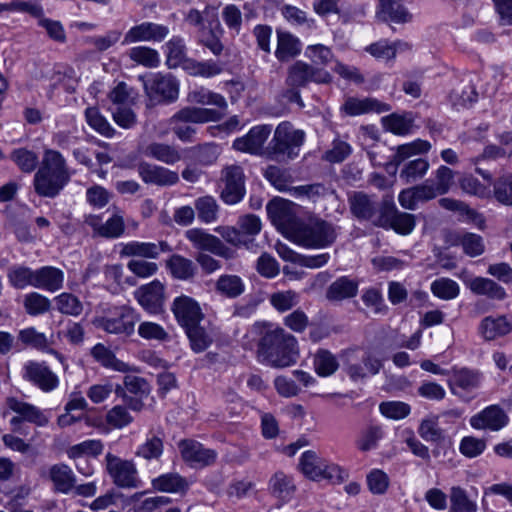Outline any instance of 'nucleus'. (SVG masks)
<instances>
[{
	"instance_id": "nucleus-1",
	"label": "nucleus",
	"mask_w": 512,
	"mask_h": 512,
	"mask_svg": "<svg viewBox=\"0 0 512 512\" xmlns=\"http://www.w3.org/2000/svg\"><path fill=\"white\" fill-rule=\"evenodd\" d=\"M251 333L258 336L256 354L261 363L281 369L297 362L298 341L284 328L257 322L252 326Z\"/></svg>"
},
{
	"instance_id": "nucleus-2",
	"label": "nucleus",
	"mask_w": 512,
	"mask_h": 512,
	"mask_svg": "<svg viewBox=\"0 0 512 512\" xmlns=\"http://www.w3.org/2000/svg\"><path fill=\"white\" fill-rule=\"evenodd\" d=\"M71 174L63 155L53 149H45L41 166L34 175L35 192L42 197L54 198L70 181Z\"/></svg>"
},
{
	"instance_id": "nucleus-3",
	"label": "nucleus",
	"mask_w": 512,
	"mask_h": 512,
	"mask_svg": "<svg viewBox=\"0 0 512 512\" xmlns=\"http://www.w3.org/2000/svg\"><path fill=\"white\" fill-rule=\"evenodd\" d=\"M331 80L332 77L328 71L303 61H296L287 70L285 82L288 88L283 93V97L288 102L297 103L303 107L304 104L299 92L300 88L306 87L310 82L327 84Z\"/></svg>"
},
{
	"instance_id": "nucleus-4",
	"label": "nucleus",
	"mask_w": 512,
	"mask_h": 512,
	"mask_svg": "<svg viewBox=\"0 0 512 512\" xmlns=\"http://www.w3.org/2000/svg\"><path fill=\"white\" fill-rule=\"evenodd\" d=\"M304 138L302 130H295L288 123H282L276 128L265 154L270 160L275 161L294 159L299 155Z\"/></svg>"
},
{
	"instance_id": "nucleus-5",
	"label": "nucleus",
	"mask_w": 512,
	"mask_h": 512,
	"mask_svg": "<svg viewBox=\"0 0 512 512\" xmlns=\"http://www.w3.org/2000/svg\"><path fill=\"white\" fill-rule=\"evenodd\" d=\"M337 238L333 224L319 220L311 224L302 223L293 241L307 248H325L332 245Z\"/></svg>"
},
{
	"instance_id": "nucleus-6",
	"label": "nucleus",
	"mask_w": 512,
	"mask_h": 512,
	"mask_svg": "<svg viewBox=\"0 0 512 512\" xmlns=\"http://www.w3.org/2000/svg\"><path fill=\"white\" fill-rule=\"evenodd\" d=\"M267 213L277 229L293 240L302 224L296 215L294 204L285 199L275 198L268 203Z\"/></svg>"
},
{
	"instance_id": "nucleus-7",
	"label": "nucleus",
	"mask_w": 512,
	"mask_h": 512,
	"mask_svg": "<svg viewBox=\"0 0 512 512\" xmlns=\"http://www.w3.org/2000/svg\"><path fill=\"white\" fill-rule=\"evenodd\" d=\"M378 227L392 228L399 234L408 235L415 227V216L400 212L391 200H384L380 206V213L373 220Z\"/></svg>"
},
{
	"instance_id": "nucleus-8",
	"label": "nucleus",
	"mask_w": 512,
	"mask_h": 512,
	"mask_svg": "<svg viewBox=\"0 0 512 512\" xmlns=\"http://www.w3.org/2000/svg\"><path fill=\"white\" fill-rule=\"evenodd\" d=\"M106 471L113 483L120 488H138L141 481L135 464L131 460L121 459L112 453L105 456Z\"/></svg>"
},
{
	"instance_id": "nucleus-9",
	"label": "nucleus",
	"mask_w": 512,
	"mask_h": 512,
	"mask_svg": "<svg viewBox=\"0 0 512 512\" xmlns=\"http://www.w3.org/2000/svg\"><path fill=\"white\" fill-rule=\"evenodd\" d=\"M223 187L220 192L221 200L228 205L239 203L245 196V175L239 165H229L221 172Z\"/></svg>"
},
{
	"instance_id": "nucleus-10",
	"label": "nucleus",
	"mask_w": 512,
	"mask_h": 512,
	"mask_svg": "<svg viewBox=\"0 0 512 512\" xmlns=\"http://www.w3.org/2000/svg\"><path fill=\"white\" fill-rule=\"evenodd\" d=\"M22 377L43 392H51L59 385L58 376L45 362L27 361L22 369Z\"/></svg>"
},
{
	"instance_id": "nucleus-11",
	"label": "nucleus",
	"mask_w": 512,
	"mask_h": 512,
	"mask_svg": "<svg viewBox=\"0 0 512 512\" xmlns=\"http://www.w3.org/2000/svg\"><path fill=\"white\" fill-rule=\"evenodd\" d=\"M449 375L448 385L452 394L465 401L474 398V395L471 394L479 388L481 383L479 372L461 368L453 369Z\"/></svg>"
},
{
	"instance_id": "nucleus-12",
	"label": "nucleus",
	"mask_w": 512,
	"mask_h": 512,
	"mask_svg": "<svg viewBox=\"0 0 512 512\" xmlns=\"http://www.w3.org/2000/svg\"><path fill=\"white\" fill-rule=\"evenodd\" d=\"M185 237L195 249L208 251L227 260L235 257V251L226 246L222 240L200 228H192L185 232Z\"/></svg>"
},
{
	"instance_id": "nucleus-13",
	"label": "nucleus",
	"mask_w": 512,
	"mask_h": 512,
	"mask_svg": "<svg viewBox=\"0 0 512 512\" xmlns=\"http://www.w3.org/2000/svg\"><path fill=\"white\" fill-rule=\"evenodd\" d=\"M139 319L134 309L122 306L117 309L113 317L99 319L98 326L108 333L130 335Z\"/></svg>"
},
{
	"instance_id": "nucleus-14",
	"label": "nucleus",
	"mask_w": 512,
	"mask_h": 512,
	"mask_svg": "<svg viewBox=\"0 0 512 512\" xmlns=\"http://www.w3.org/2000/svg\"><path fill=\"white\" fill-rule=\"evenodd\" d=\"M179 450L183 460L191 467L203 468L215 463L217 453L213 449L205 448L201 443L185 439L179 442Z\"/></svg>"
},
{
	"instance_id": "nucleus-15",
	"label": "nucleus",
	"mask_w": 512,
	"mask_h": 512,
	"mask_svg": "<svg viewBox=\"0 0 512 512\" xmlns=\"http://www.w3.org/2000/svg\"><path fill=\"white\" fill-rule=\"evenodd\" d=\"M171 310L182 328L201 323L204 318L199 303L186 295L176 297L172 303Z\"/></svg>"
},
{
	"instance_id": "nucleus-16",
	"label": "nucleus",
	"mask_w": 512,
	"mask_h": 512,
	"mask_svg": "<svg viewBox=\"0 0 512 512\" xmlns=\"http://www.w3.org/2000/svg\"><path fill=\"white\" fill-rule=\"evenodd\" d=\"M169 34L167 26L153 23L142 22L138 25L131 27L124 35L122 41L123 45H128L136 42H161Z\"/></svg>"
},
{
	"instance_id": "nucleus-17",
	"label": "nucleus",
	"mask_w": 512,
	"mask_h": 512,
	"mask_svg": "<svg viewBox=\"0 0 512 512\" xmlns=\"http://www.w3.org/2000/svg\"><path fill=\"white\" fill-rule=\"evenodd\" d=\"M437 196L432 188V179H427L422 184L402 190L398 201L404 209L416 210L419 203L428 202Z\"/></svg>"
},
{
	"instance_id": "nucleus-18",
	"label": "nucleus",
	"mask_w": 512,
	"mask_h": 512,
	"mask_svg": "<svg viewBox=\"0 0 512 512\" xmlns=\"http://www.w3.org/2000/svg\"><path fill=\"white\" fill-rule=\"evenodd\" d=\"M134 294L138 303L149 313L156 314L162 311L164 285L160 281L154 280L147 285H143Z\"/></svg>"
},
{
	"instance_id": "nucleus-19",
	"label": "nucleus",
	"mask_w": 512,
	"mask_h": 512,
	"mask_svg": "<svg viewBox=\"0 0 512 512\" xmlns=\"http://www.w3.org/2000/svg\"><path fill=\"white\" fill-rule=\"evenodd\" d=\"M137 171L141 179L147 184L170 186L179 181L177 172L145 161L138 164Z\"/></svg>"
},
{
	"instance_id": "nucleus-20",
	"label": "nucleus",
	"mask_w": 512,
	"mask_h": 512,
	"mask_svg": "<svg viewBox=\"0 0 512 512\" xmlns=\"http://www.w3.org/2000/svg\"><path fill=\"white\" fill-rule=\"evenodd\" d=\"M270 125H259L250 129L244 137L237 138L233 142V147L241 152L250 154H261L263 145L271 134Z\"/></svg>"
},
{
	"instance_id": "nucleus-21",
	"label": "nucleus",
	"mask_w": 512,
	"mask_h": 512,
	"mask_svg": "<svg viewBox=\"0 0 512 512\" xmlns=\"http://www.w3.org/2000/svg\"><path fill=\"white\" fill-rule=\"evenodd\" d=\"M171 251L172 247L166 241H158L157 243L132 241L123 245L120 255L157 259L161 253Z\"/></svg>"
},
{
	"instance_id": "nucleus-22",
	"label": "nucleus",
	"mask_w": 512,
	"mask_h": 512,
	"mask_svg": "<svg viewBox=\"0 0 512 512\" xmlns=\"http://www.w3.org/2000/svg\"><path fill=\"white\" fill-rule=\"evenodd\" d=\"M144 86L148 94L151 96L156 95L164 101L172 102L178 97V83L170 74H156L151 80L147 81Z\"/></svg>"
},
{
	"instance_id": "nucleus-23",
	"label": "nucleus",
	"mask_w": 512,
	"mask_h": 512,
	"mask_svg": "<svg viewBox=\"0 0 512 512\" xmlns=\"http://www.w3.org/2000/svg\"><path fill=\"white\" fill-rule=\"evenodd\" d=\"M507 415L498 405H491L474 415L470 424L475 429L498 431L507 424Z\"/></svg>"
},
{
	"instance_id": "nucleus-24",
	"label": "nucleus",
	"mask_w": 512,
	"mask_h": 512,
	"mask_svg": "<svg viewBox=\"0 0 512 512\" xmlns=\"http://www.w3.org/2000/svg\"><path fill=\"white\" fill-rule=\"evenodd\" d=\"M268 489L273 497H275L279 506L288 503L296 492V485L292 476L283 471L275 472L268 482Z\"/></svg>"
},
{
	"instance_id": "nucleus-25",
	"label": "nucleus",
	"mask_w": 512,
	"mask_h": 512,
	"mask_svg": "<svg viewBox=\"0 0 512 512\" xmlns=\"http://www.w3.org/2000/svg\"><path fill=\"white\" fill-rule=\"evenodd\" d=\"M478 330L479 334L487 341L506 336L512 332V317L487 316L481 320Z\"/></svg>"
},
{
	"instance_id": "nucleus-26",
	"label": "nucleus",
	"mask_w": 512,
	"mask_h": 512,
	"mask_svg": "<svg viewBox=\"0 0 512 512\" xmlns=\"http://www.w3.org/2000/svg\"><path fill=\"white\" fill-rule=\"evenodd\" d=\"M224 112L216 109L185 107L171 118V122L207 123L216 122L224 117Z\"/></svg>"
},
{
	"instance_id": "nucleus-27",
	"label": "nucleus",
	"mask_w": 512,
	"mask_h": 512,
	"mask_svg": "<svg viewBox=\"0 0 512 512\" xmlns=\"http://www.w3.org/2000/svg\"><path fill=\"white\" fill-rule=\"evenodd\" d=\"M352 214L358 219L370 220L373 223L380 213V207L370 196L363 192H355L349 197Z\"/></svg>"
},
{
	"instance_id": "nucleus-28",
	"label": "nucleus",
	"mask_w": 512,
	"mask_h": 512,
	"mask_svg": "<svg viewBox=\"0 0 512 512\" xmlns=\"http://www.w3.org/2000/svg\"><path fill=\"white\" fill-rule=\"evenodd\" d=\"M18 339L26 346H31L39 351L54 355L64 366V369H67L64 356L53 348H50L49 341L45 334L38 332L34 327L20 330Z\"/></svg>"
},
{
	"instance_id": "nucleus-29",
	"label": "nucleus",
	"mask_w": 512,
	"mask_h": 512,
	"mask_svg": "<svg viewBox=\"0 0 512 512\" xmlns=\"http://www.w3.org/2000/svg\"><path fill=\"white\" fill-rule=\"evenodd\" d=\"M402 0H379L377 15L383 21H391L398 24L409 23L413 15L401 4Z\"/></svg>"
},
{
	"instance_id": "nucleus-30",
	"label": "nucleus",
	"mask_w": 512,
	"mask_h": 512,
	"mask_svg": "<svg viewBox=\"0 0 512 512\" xmlns=\"http://www.w3.org/2000/svg\"><path fill=\"white\" fill-rule=\"evenodd\" d=\"M64 282V273L62 270L44 266L35 270L33 287L43 289L49 292H55L62 288Z\"/></svg>"
},
{
	"instance_id": "nucleus-31",
	"label": "nucleus",
	"mask_w": 512,
	"mask_h": 512,
	"mask_svg": "<svg viewBox=\"0 0 512 512\" xmlns=\"http://www.w3.org/2000/svg\"><path fill=\"white\" fill-rule=\"evenodd\" d=\"M6 405L10 410L17 413L22 421L34 423L38 426H45L48 423V418L44 413L30 403L23 402L15 397H8Z\"/></svg>"
},
{
	"instance_id": "nucleus-32",
	"label": "nucleus",
	"mask_w": 512,
	"mask_h": 512,
	"mask_svg": "<svg viewBox=\"0 0 512 512\" xmlns=\"http://www.w3.org/2000/svg\"><path fill=\"white\" fill-rule=\"evenodd\" d=\"M49 479L52 481L55 491L68 494L75 487L76 478L65 464H55L49 469Z\"/></svg>"
},
{
	"instance_id": "nucleus-33",
	"label": "nucleus",
	"mask_w": 512,
	"mask_h": 512,
	"mask_svg": "<svg viewBox=\"0 0 512 512\" xmlns=\"http://www.w3.org/2000/svg\"><path fill=\"white\" fill-rule=\"evenodd\" d=\"M390 109L391 108L388 104L382 103L373 98H348L343 105V110L345 111V113L351 116L360 115L372 111L378 113L387 112Z\"/></svg>"
},
{
	"instance_id": "nucleus-34",
	"label": "nucleus",
	"mask_w": 512,
	"mask_h": 512,
	"mask_svg": "<svg viewBox=\"0 0 512 512\" xmlns=\"http://www.w3.org/2000/svg\"><path fill=\"white\" fill-rule=\"evenodd\" d=\"M469 288L474 294L493 300H503L507 296L504 288L489 278L475 277L470 280Z\"/></svg>"
},
{
	"instance_id": "nucleus-35",
	"label": "nucleus",
	"mask_w": 512,
	"mask_h": 512,
	"mask_svg": "<svg viewBox=\"0 0 512 512\" xmlns=\"http://www.w3.org/2000/svg\"><path fill=\"white\" fill-rule=\"evenodd\" d=\"M152 486L162 492L185 493L189 489V482L178 473H167L153 479Z\"/></svg>"
},
{
	"instance_id": "nucleus-36",
	"label": "nucleus",
	"mask_w": 512,
	"mask_h": 512,
	"mask_svg": "<svg viewBox=\"0 0 512 512\" xmlns=\"http://www.w3.org/2000/svg\"><path fill=\"white\" fill-rule=\"evenodd\" d=\"M301 51L299 40L291 33L277 31V48L275 56L279 61H287L297 56Z\"/></svg>"
},
{
	"instance_id": "nucleus-37",
	"label": "nucleus",
	"mask_w": 512,
	"mask_h": 512,
	"mask_svg": "<svg viewBox=\"0 0 512 512\" xmlns=\"http://www.w3.org/2000/svg\"><path fill=\"white\" fill-rule=\"evenodd\" d=\"M166 267L169 269L172 276L179 280L192 279L197 271L192 260L178 254L172 255L166 261Z\"/></svg>"
},
{
	"instance_id": "nucleus-38",
	"label": "nucleus",
	"mask_w": 512,
	"mask_h": 512,
	"mask_svg": "<svg viewBox=\"0 0 512 512\" xmlns=\"http://www.w3.org/2000/svg\"><path fill=\"white\" fill-rule=\"evenodd\" d=\"M358 283L348 277H340L334 281L326 292L329 300L341 301L356 296Z\"/></svg>"
},
{
	"instance_id": "nucleus-39",
	"label": "nucleus",
	"mask_w": 512,
	"mask_h": 512,
	"mask_svg": "<svg viewBox=\"0 0 512 512\" xmlns=\"http://www.w3.org/2000/svg\"><path fill=\"white\" fill-rule=\"evenodd\" d=\"M145 154L168 165H173L181 160V153L174 146L165 143L149 144L145 149Z\"/></svg>"
},
{
	"instance_id": "nucleus-40",
	"label": "nucleus",
	"mask_w": 512,
	"mask_h": 512,
	"mask_svg": "<svg viewBox=\"0 0 512 512\" xmlns=\"http://www.w3.org/2000/svg\"><path fill=\"white\" fill-rule=\"evenodd\" d=\"M323 460L324 458L318 455L315 451H305L300 457V470L307 478L319 481L321 480Z\"/></svg>"
},
{
	"instance_id": "nucleus-41",
	"label": "nucleus",
	"mask_w": 512,
	"mask_h": 512,
	"mask_svg": "<svg viewBox=\"0 0 512 512\" xmlns=\"http://www.w3.org/2000/svg\"><path fill=\"white\" fill-rule=\"evenodd\" d=\"M511 155L512 152H508L504 147L490 144L484 148L483 152L479 156L472 158L471 162L476 166V172L478 174H480L484 179L491 181L492 174L478 167V165L485 160H497L510 157Z\"/></svg>"
},
{
	"instance_id": "nucleus-42",
	"label": "nucleus",
	"mask_w": 512,
	"mask_h": 512,
	"mask_svg": "<svg viewBox=\"0 0 512 512\" xmlns=\"http://www.w3.org/2000/svg\"><path fill=\"white\" fill-rule=\"evenodd\" d=\"M215 289L225 297L236 298L244 292L245 285L239 276L224 274L216 281Z\"/></svg>"
},
{
	"instance_id": "nucleus-43",
	"label": "nucleus",
	"mask_w": 512,
	"mask_h": 512,
	"mask_svg": "<svg viewBox=\"0 0 512 512\" xmlns=\"http://www.w3.org/2000/svg\"><path fill=\"white\" fill-rule=\"evenodd\" d=\"M198 219L203 223H212L218 219L219 205L213 196L205 195L194 202Z\"/></svg>"
},
{
	"instance_id": "nucleus-44",
	"label": "nucleus",
	"mask_w": 512,
	"mask_h": 512,
	"mask_svg": "<svg viewBox=\"0 0 512 512\" xmlns=\"http://www.w3.org/2000/svg\"><path fill=\"white\" fill-rule=\"evenodd\" d=\"M187 100L194 104L214 105L221 110L227 109V102L221 94L212 92L203 87L190 91L187 95Z\"/></svg>"
},
{
	"instance_id": "nucleus-45",
	"label": "nucleus",
	"mask_w": 512,
	"mask_h": 512,
	"mask_svg": "<svg viewBox=\"0 0 512 512\" xmlns=\"http://www.w3.org/2000/svg\"><path fill=\"white\" fill-rule=\"evenodd\" d=\"M431 144L428 141L418 139L411 143L403 144L397 147L396 153L393 155L391 165L398 166L406 159L430 150Z\"/></svg>"
},
{
	"instance_id": "nucleus-46",
	"label": "nucleus",
	"mask_w": 512,
	"mask_h": 512,
	"mask_svg": "<svg viewBox=\"0 0 512 512\" xmlns=\"http://www.w3.org/2000/svg\"><path fill=\"white\" fill-rule=\"evenodd\" d=\"M450 512H477V503L470 499L467 492L459 487L450 489Z\"/></svg>"
},
{
	"instance_id": "nucleus-47",
	"label": "nucleus",
	"mask_w": 512,
	"mask_h": 512,
	"mask_svg": "<svg viewBox=\"0 0 512 512\" xmlns=\"http://www.w3.org/2000/svg\"><path fill=\"white\" fill-rule=\"evenodd\" d=\"M339 367L336 357L328 350L320 349L314 355V368L319 376L334 374Z\"/></svg>"
},
{
	"instance_id": "nucleus-48",
	"label": "nucleus",
	"mask_w": 512,
	"mask_h": 512,
	"mask_svg": "<svg viewBox=\"0 0 512 512\" xmlns=\"http://www.w3.org/2000/svg\"><path fill=\"white\" fill-rule=\"evenodd\" d=\"M128 56L133 62L147 68H155L160 63L159 53L147 46L132 47L128 52Z\"/></svg>"
},
{
	"instance_id": "nucleus-49",
	"label": "nucleus",
	"mask_w": 512,
	"mask_h": 512,
	"mask_svg": "<svg viewBox=\"0 0 512 512\" xmlns=\"http://www.w3.org/2000/svg\"><path fill=\"white\" fill-rule=\"evenodd\" d=\"M399 48H409V45L401 41L389 43L387 40H380L369 45L366 51L375 58L388 60L396 56L397 49Z\"/></svg>"
},
{
	"instance_id": "nucleus-50",
	"label": "nucleus",
	"mask_w": 512,
	"mask_h": 512,
	"mask_svg": "<svg viewBox=\"0 0 512 512\" xmlns=\"http://www.w3.org/2000/svg\"><path fill=\"white\" fill-rule=\"evenodd\" d=\"M456 244L460 245L464 253L470 257H477L484 253L485 244L483 238L475 233H463L456 239Z\"/></svg>"
},
{
	"instance_id": "nucleus-51",
	"label": "nucleus",
	"mask_w": 512,
	"mask_h": 512,
	"mask_svg": "<svg viewBox=\"0 0 512 512\" xmlns=\"http://www.w3.org/2000/svg\"><path fill=\"white\" fill-rule=\"evenodd\" d=\"M7 277L14 288L24 289L27 286H33L35 270L26 266L16 265L9 268Z\"/></svg>"
},
{
	"instance_id": "nucleus-52",
	"label": "nucleus",
	"mask_w": 512,
	"mask_h": 512,
	"mask_svg": "<svg viewBox=\"0 0 512 512\" xmlns=\"http://www.w3.org/2000/svg\"><path fill=\"white\" fill-rule=\"evenodd\" d=\"M184 330L189 338L192 350L196 353L206 350L212 342L211 337L200 323L185 327Z\"/></svg>"
},
{
	"instance_id": "nucleus-53",
	"label": "nucleus",
	"mask_w": 512,
	"mask_h": 512,
	"mask_svg": "<svg viewBox=\"0 0 512 512\" xmlns=\"http://www.w3.org/2000/svg\"><path fill=\"white\" fill-rule=\"evenodd\" d=\"M418 433L427 442L440 443L444 440V431L439 427L438 416L423 419L419 425Z\"/></svg>"
},
{
	"instance_id": "nucleus-54",
	"label": "nucleus",
	"mask_w": 512,
	"mask_h": 512,
	"mask_svg": "<svg viewBox=\"0 0 512 512\" xmlns=\"http://www.w3.org/2000/svg\"><path fill=\"white\" fill-rule=\"evenodd\" d=\"M85 118L88 125L99 134L105 137H112L115 133L113 127L96 107H88L85 111Z\"/></svg>"
},
{
	"instance_id": "nucleus-55",
	"label": "nucleus",
	"mask_w": 512,
	"mask_h": 512,
	"mask_svg": "<svg viewBox=\"0 0 512 512\" xmlns=\"http://www.w3.org/2000/svg\"><path fill=\"white\" fill-rule=\"evenodd\" d=\"M23 306L27 314L38 316L50 310L51 301L40 293L31 292L24 296Z\"/></svg>"
},
{
	"instance_id": "nucleus-56",
	"label": "nucleus",
	"mask_w": 512,
	"mask_h": 512,
	"mask_svg": "<svg viewBox=\"0 0 512 512\" xmlns=\"http://www.w3.org/2000/svg\"><path fill=\"white\" fill-rule=\"evenodd\" d=\"M10 159L17 165V167L24 173L33 172L38 163V155L26 148H18L12 151Z\"/></svg>"
},
{
	"instance_id": "nucleus-57",
	"label": "nucleus",
	"mask_w": 512,
	"mask_h": 512,
	"mask_svg": "<svg viewBox=\"0 0 512 512\" xmlns=\"http://www.w3.org/2000/svg\"><path fill=\"white\" fill-rule=\"evenodd\" d=\"M429 169V162L423 158H417L407 162L400 172V178L406 183H412L422 178Z\"/></svg>"
},
{
	"instance_id": "nucleus-58",
	"label": "nucleus",
	"mask_w": 512,
	"mask_h": 512,
	"mask_svg": "<svg viewBox=\"0 0 512 512\" xmlns=\"http://www.w3.org/2000/svg\"><path fill=\"white\" fill-rule=\"evenodd\" d=\"M386 130L397 134H408L413 126V119L407 115L391 114L382 118Z\"/></svg>"
},
{
	"instance_id": "nucleus-59",
	"label": "nucleus",
	"mask_w": 512,
	"mask_h": 512,
	"mask_svg": "<svg viewBox=\"0 0 512 512\" xmlns=\"http://www.w3.org/2000/svg\"><path fill=\"white\" fill-rule=\"evenodd\" d=\"M383 437V431L379 426H369L364 429L356 440L357 448L362 452H367L377 448L378 442Z\"/></svg>"
},
{
	"instance_id": "nucleus-60",
	"label": "nucleus",
	"mask_w": 512,
	"mask_h": 512,
	"mask_svg": "<svg viewBox=\"0 0 512 512\" xmlns=\"http://www.w3.org/2000/svg\"><path fill=\"white\" fill-rule=\"evenodd\" d=\"M104 445L100 440H86L79 444L71 446L67 454L70 458H80L82 456L100 455L103 451Z\"/></svg>"
},
{
	"instance_id": "nucleus-61",
	"label": "nucleus",
	"mask_w": 512,
	"mask_h": 512,
	"mask_svg": "<svg viewBox=\"0 0 512 512\" xmlns=\"http://www.w3.org/2000/svg\"><path fill=\"white\" fill-rule=\"evenodd\" d=\"M264 176L279 191L290 193L292 189V186H290V175L285 170L270 165L264 171Z\"/></svg>"
},
{
	"instance_id": "nucleus-62",
	"label": "nucleus",
	"mask_w": 512,
	"mask_h": 512,
	"mask_svg": "<svg viewBox=\"0 0 512 512\" xmlns=\"http://www.w3.org/2000/svg\"><path fill=\"white\" fill-rule=\"evenodd\" d=\"M59 312L66 315L78 316L82 313L81 301L71 293H62L55 298Z\"/></svg>"
},
{
	"instance_id": "nucleus-63",
	"label": "nucleus",
	"mask_w": 512,
	"mask_h": 512,
	"mask_svg": "<svg viewBox=\"0 0 512 512\" xmlns=\"http://www.w3.org/2000/svg\"><path fill=\"white\" fill-rule=\"evenodd\" d=\"M167 64L169 67H177L186 56V47L180 37H173L166 43Z\"/></svg>"
},
{
	"instance_id": "nucleus-64",
	"label": "nucleus",
	"mask_w": 512,
	"mask_h": 512,
	"mask_svg": "<svg viewBox=\"0 0 512 512\" xmlns=\"http://www.w3.org/2000/svg\"><path fill=\"white\" fill-rule=\"evenodd\" d=\"M495 199L507 206H512V176L498 178L493 184Z\"/></svg>"
}]
</instances>
